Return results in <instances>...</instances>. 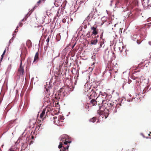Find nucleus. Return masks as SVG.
I'll return each mask as SVG.
<instances>
[{"mask_svg": "<svg viewBox=\"0 0 151 151\" xmlns=\"http://www.w3.org/2000/svg\"><path fill=\"white\" fill-rule=\"evenodd\" d=\"M69 137L67 135H63L61 137V139L60 142V145L58 146V148L60 149L62 148L60 150L61 151H66L68 150L69 145L68 144H69L71 142V141L68 140Z\"/></svg>", "mask_w": 151, "mask_h": 151, "instance_id": "obj_1", "label": "nucleus"}, {"mask_svg": "<svg viewBox=\"0 0 151 151\" xmlns=\"http://www.w3.org/2000/svg\"><path fill=\"white\" fill-rule=\"evenodd\" d=\"M105 99L104 100L102 99H100V101L102 102L101 104V106H99V109H101L103 108V109H104V108L108 106V104L109 103V101L111 100L110 99H108V97L106 96V97L105 98Z\"/></svg>", "mask_w": 151, "mask_h": 151, "instance_id": "obj_2", "label": "nucleus"}, {"mask_svg": "<svg viewBox=\"0 0 151 151\" xmlns=\"http://www.w3.org/2000/svg\"><path fill=\"white\" fill-rule=\"evenodd\" d=\"M22 60H21V63H20L19 67L18 68L17 73V75L19 77H23L24 72V66H22Z\"/></svg>", "mask_w": 151, "mask_h": 151, "instance_id": "obj_3", "label": "nucleus"}, {"mask_svg": "<svg viewBox=\"0 0 151 151\" xmlns=\"http://www.w3.org/2000/svg\"><path fill=\"white\" fill-rule=\"evenodd\" d=\"M115 106L114 103L111 100L109 101V103L108 104V106L105 107L104 108V111H106V110L109 111L111 110H113Z\"/></svg>", "mask_w": 151, "mask_h": 151, "instance_id": "obj_4", "label": "nucleus"}, {"mask_svg": "<svg viewBox=\"0 0 151 151\" xmlns=\"http://www.w3.org/2000/svg\"><path fill=\"white\" fill-rule=\"evenodd\" d=\"M97 27V26H93L91 27V29L92 31L91 35H93L96 36L98 34L99 29Z\"/></svg>", "mask_w": 151, "mask_h": 151, "instance_id": "obj_5", "label": "nucleus"}, {"mask_svg": "<svg viewBox=\"0 0 151 151\" xmlns=\"http://www.w3.org/2000/svg\"><path fill=\"white\" fill-rule=\"evenodd\" d=\"M49 109L48 108L43 109L42 113L40 115V117L41 118H42L44 117V116H45L44 117V118L46 117L47 116V114L48 112H49Z\"/></svg>", "mask_w": 151, "mask_h": 151, "instance_id": "obj_6", "label": "nucleus"}, {"mask_svg": "<svg viewBox=\"0 0 151 151\" xmlns=\"http://www.w3.org/2000/svg\"><path fill=\"white\" fill-rule=\"evenodd\" d=\"M115 109H114V112H116L117 111L119 110L122 108V105L121 103H118L117 104H116V103H114Z\"/></svg>", "mask_w": 151, "mask_h": 151, "instance_id": "obj_7", "label": "nucleus"}, {"mask_svg": "<svg viewBox=\"0 0 151 151\" xmlns=\"http://www.w3.org/2000/svg\"><path fill=\"white\" fill-rule=\"evenodd\" d=\"M54 124L57 125H60V121L58 117L56 116H54L53 117Z\"/></svg>", "mask_w": 151, "mask_h": 151, "instance_id": "obj_8", "label": "nucleus"}, {"mask_svg": "<svg viewBox=\"0 0 151 151\" xmlns=\"http://www.w3.org/2000/svg\"><path fill=\"white\" fill-rule=\"evenodd\" d=\"M98 97H97L96 99L95 100L94 99H92L90 101V104H92L93 106H95L96 105L97 103H98L99 102L97 101Z\"/></svg>", "mask_w": 151, "mask_h": 151, "instance_id": "obj_9", "label": "nucleus"}, {"mask_svg": "<svg viewBox=\"0 0 151 151\" xmlns=\"http://www.w3.org/2000/svg\"><path fill=\"white\" fill-rule=\"evenodd\" d=\"M64 91L65 90L64 88H61L59 91L58 94L59 95H60L61 97H63L64 96Z\"/></svg>", "mask_w": 151, "mask_h": 151, "instance_id": "obj_10", "label": "nucleus"}, {"mask_svg": "<svg viewBox=\"0 0 151 151\" xmlns=\"http://www.w3.org/2000/svg\"><path fill=\"white\" fill-rule=\"evenodd\" d=\"M96 121H96V122H99V119H98L96 117H93L91 119L89 120V121L90 122H92L93 123L95 122Z\"/></svg>", "mask_w": 151, "mask_h": 151, "instance_id": "obj_11", "label": "nucleus"}, {"mask_svg": "<svg viewBox=\"0 0 151 151\" xmlns=\"http://www.w3.org/2000/svg\"><path fill=\"white\" fill-rule=\"evenodd\" d=\"M39 54L38 52H37L36 53L35 55V56L34 59L33 61V62H37L38 61V59L39 58Z\"/></svg>", "mask_w": 151, "mask_h": 151, "instance_id": "obj_12", "label": "nucleus"}, {"mask_svg": "<svg viewBox=\"0 0 151 151\" xmlns=\"http://www.w3.org/2000/svg\"><path fill=\"white\" fill-rule=\"evenodd\" d=\"M26 45L28 47V48H30L32 47V43L31 41L29 40H28L27 42Z\"/></svg>", "mask_w": 151, "mask_h": 151, "instance_id": "obj_13", "label": "nucleus"}, {"mask_svg": "<svg viewBox=\"0 0 151 151\" xmlns=\"http://www.w3.org/2000/svg\"><path fill=\"white\" fill-rule=\"evenodd\" d=\"M38 120L37 122L38 124L36 127V128H37L38 127H39L40 128V127H41V128H42V126H43L42 124V122H41L40 121H39Z\"/></svg>", "mask_w": 151, "mask_h": 151, "instance_id": "obj_14", "label": "nucleus"}, {"mask_svg": "<svg viewBox=\"0 0 151 151\" xmlns=\"http://www.w3.org/2000/svg\"><path fill=\"white\" fill-rule=\"evenodd\" d=\"M22 150H24L27 147V144L26 142L22 143Z\"/></svg>", "mask_w": 151, "mask_h": 151, "instance_id": "obj_15", "label": "nucleus"}, {"mask_svg": "<svg viewBox=\"0 0 151 151\" xmlns=\"http://www.w3.org/2000/svg\"><path fill=\"white\" fill-rule=\"evenodd\" d=\"M98 42V40L97 39L94 40H92L91 42V45H96Z\"/></svg>", "mask_w": 151, "mask_h": 151, "instance_id": "obj_16", "label": "nucleus"}, {"mask_svg": "<svg viewBox=\"0 0 151 151\" xmlns=\"http://www.w3.org/2000/svg\"><path fill=\"white\" fill-rule=\"evenodd\" d=\"M128 0H118L117 2L120 3L121 4H123L125 3H127L128 1Z\"/></svg>", "mask_w": 151, "mask_h": 151, "instance_id": "obj_17", "label": "nucleus"}, {"mask_svg": "<svg viewBox=\"0 0 151 151\" xmlns=\"http://www.w3.org/2000/svg\"><path fill=\"white\" fill-rule=\"evenodd\" d=\"M58 117L59 118L60 122H63V120L64 119V118L63 116H58Z\"/></svg>", "mask_w": 151, "mask_h": 151, "instance_id": "obj_18", "label": "nucleus"}, {"mask_svg": "<svg viewBox=\"0 0 151 151\" xmlns=\"http://www.w3.org/2000/svg\"><path fill=\"white\" fill-rule=\"evenodd\" d=\"M45 0H39L37 3V5H39L42 2V1L44 2Z\"/></svg>", "mask_w": 151, "mask_h": 151, "instance_id": "obj_19", "label": "nucleus"}, {"mask_svg": "<svg viewBox=\"0 0 151 151\" xmlns=\"http://www.w3.org/2000/svg\"><path fill=\"white\" fill-rule=\"evenodd\" d=\"M103 31L101 34L100 35V38L101 39H102V37H103Z\"/></svg>", "mask_w": 151, "mask_h": 151, "instance_id": "obj_20", "label": "nucleus"}, {"mask_svg": "<svg viewBox=\"0 0 151 151\" xmlns=\"http://www.w3.org/2000/svg\"><path fill=\"white\" fill-rule=\"evenodd\" d=\"M50 39L49 37H48L47 39L46 40V41L47 42V44H48V42L49 41Z\"/></svg>", "mask_w": 151, "mask_h": 151, "instance_id": "obj_21", "label": "nucleus"}, {"mask_svg": "<svg viewBox=\"0 0 151 151\" xmlns=\"http://www.w3.org/2000/svg\"><path fill=\"white\" fill-rule=\"evenodd\" d=\"M92 15V14H90L87 17V19H89V17L91 15Z\"/></svg>", "mask_w": 151, "mask_h": 151, "instance_id": "obj_22", "label": "nucleus"}, {"mask_svg": "<svg viewBox=\"0 0 151 151\" xmlns=\"http://www.w3.org/2000/svg\"><path fill=\"white\" fill-rule=\"evenodd\" d=\"M66 20L65 19H63L62 21L63 22L65 23L66 22Z\"/></svg>", "mask_w": 151, "mask_h": 151, "instance_id": "obj_23", "label": "nucleus"}, {"mask_svg": "<svg viewBox=\"0 0 151 151\" xmlns=\"http://www.w3.org/2000/svg\"><path fill=\"white\" fill-rule=\"evenodd\" d=\"M9 151H15V150L13 149L12 148H11V149L9 150Z\"/></svg>", "mask_w": 151, "mask_h": 151, "instance_id": "obj_24", "label": "nucleus"}, {"mask_svg": "<svg viewBox=\"0 0 151 151\" xmlns=\"http://www.w3.org/2000/svg\"><path fill=\"white\" fill-rule=\"evenodd\" d=\"M99 35H97V36H95L94 37V39H97V38H98L99 37Z\"/></svg>", "mask_w": 151, "mask_h": 151, "instance_id": "obj_25", "label": "nucleus"}, {"mask_svg": "<svg viewBox=\"0 0 151 151\" xmlns=\"http://www.w3.org/2000/svg\"><path fill=\"white\" fill-rule=\"evenodd\" d=\"M50 99L48 98H47V101L46 102H47V103H48V102H50Z\"/></svg>", "mask_w": 151, "mask_h": 151, "instance_id": "obj_26", "label": "nucleus"}, {"mask_svg": "<svg viewBox=\"0 0 151 151\" xmlns=\"http://www.w3.org/2000/svg\"><path fill=\"white\" fill-rule=\"evenodd\" d=\"M4 55H3V54H2V55H1V60H2V59H3V56H4Z\"/></svg>", "mask_w": 151, "mask_h": 151, "instance_id": "obj_27", "label": "nucleus"}, {"mask_svg": "<svg viewBox=\"0 0 151 151\" xmlns=\"http://www.w3.org/2000/svg\"><path fill=\"white\" fill-rule=\"evenodd\" d=\"M23 25V24H22L21 22L19 24V26L20 27H22Z\"/></svg>", "mask_w": 151, "mask_h": 151, "instance_id": "obj_28", "label": "nucleus"}, {"mask_svg": "<svg viewBox=\"0 0 151 151\" xmlns=\"http://www.w3.org/2000/svg\"><path fill=\"white\" fill-rule=\"evenodd\" d=\"M6 49H5L4 50V52H3V55H4V54H5V53L6 52Z\"/></svg>", "mask_w": 151, "mask_h": 151, "instance_id": "obj_29", "label": "nucleus"}, {"mask_svg": "<svg viewBox=\"0 0 151 151\" xmlns=\"http://www.w3.org/2000/svg\"><path fill=\"white\" fill-rule=\"evenodd\" d=\"M24 58H22V57L21 59V60H22V61H24Z\"/></svg>", "mask_w": 151, "mask_h": 151, "instance_id": "obj_30", "label": "nucleus"}, {"mask_svg": "<svg viewBox=\"0 0 151 151\" xmlns=\"http://www.w3.org/2000/svg\"><path fill=\"white\" fill-rule=\"evenodd\" d=\"M149 43L150 45H151V42H149Z\"/></svg>", "mask_w": 151, "mask_h": 151, "instance_id": "obj_31", "label": "nucleus"}, {"mask_svg": "<svg viewBox=\"0 0 151 151\" xmlns=\"http://www.w3.org/2000/svg\"><path fill=\"white\" fill-rule=\"evenodd\" d=\"M100 46L101 47L102 46V44L101 43L100 45Z\"/></svg>", "mask_w": 151, "mask_h": 151, "instance_id": "obj_32", "label": "nucleus"}, {"mask_svg": "<svg viewBox=\"0 0 151 151\" xmlns=\"http://www.w3.org/2000/svg\"><path fill=\"white\" fill-rule=\"evenodd\" d=\"M14 122V121H11L10 122V123H11L12 124L13 123V122Z\"/></svg>", "mask_w": 151, "mask_h": 151, "instance_id": "obj_33", "label": "nucleus"}, {"mask_svg": "<svg viewBox=\"0 0 151 151\" xmlns=\"http://www.w3.org/2000/svg\"><path fill=\"white\" fill-rule=\"evenodd\" d=\"M49 90H48L46 88V91L47 92H48V91Z\"/></svg>", "mask_w": 151, "mask_h": 151, "instance_id": "obj_34", "label": "nucleus"}, {"mask_svg": "<svg viewBox=\"0 0 151 151\" xmlns=\"http://www.w3.org/2000/svg\"><path fill=\"white\" fill-rule=\"evenodd\" d=\"M93 91V92H95V93H96V92L94 90L93 91V90H92V91Z\"/></svg>", "mask_w": 151, "mask_h": 151, "instance_id": "obj_35", "label": "nucleus"}, {"mask_svg": "<svg viewBox=\"0 0 151 151\" xmlns=\"http://www.w3.org/2000/svg\"><path fill=\"white\" fill-rule=\"evenodd\" d=\"M104 116V115H103V114L101 115V116L102 117H103V116Z\"/></svg>", "mask_w": 151, "mask_h": 151, "instance_id": "obj_36", "label": "nucleus"}, {"mask_svg": "<svg viewBox=\"0 0 151 151\" xmlns=\"http://www.w3.org/2000/svg\"><path fill=\"white\" fill-rule=\"evenodd\" d=\"M137 43L138 44H140V42H138V40L137 41Z\"/></svg>", "mask_w": 151, "mask_h": 151, "instance_id": "obj_37", "label": "nucleus"}, {"mask_svg": "<svg viewBox=\"0 0 151 151\" xmlns=\"http://www.w3.org/2000/svg\"><path fill=\"white\" fill-rule=\"evenodd\" d=\"M150 57L149 58V59H150V58H151V54L150 55Z\"/></svg>", "mask_w": 151, "mask_h": 151, "instance_id": "obj_38", "label": "nucleus"}, {"mask_svg": "<svg viewBox=\"0 0 151 151\" xmlns=\"http://www.w3.org/2000/svg\"><path fill=\"white\" fill-rule=\"evenodd\" d=\"M60 54V53H58V56H59V55Z\"/></svg>", "mask_w": 151, "mask_h": 151, "instance_id": "obj_39", "label": "nucleus"}, {"mask_svg": "<svg viewBox=\"0 0 151 151\" xmlns=\"http://www.w3.org/2000/svg\"><path fill=\"white\" fill-rule=\"evenodd\" d=\"M98 105H99L100 104V103H98Z\"/></svg>", "mask_w": 151, "mask_h": 151, "instance_id": "obj_40", "label": "nucleus"}, {"mask_svg": "<svg viewBox=\"0 0 151 151\" xmlns=\"http://www.w3.org/2000/svg\"><path fill=\"white\" fill-rule=\"evenodd\" d=\"M120 29V30H121V33H122V30H121V29Z\"/></svg>", "mask_w": 151, "mask_h": 151, "instance_id": "obj_41", "label": "nucleus"}, {"mask_svg": "<svg viewBox=\"0 0 151 151\" xmlns=\"http://www.w3.org/2000/svg\"><path fill=\"white\" fill-rule=\"evenodd\" d=\"M106 118H107V117L106 116H105V119H106Z\"/></svg>", "mask_w": 151, "mask_h": 151, "instance_id": "obj_42", "label": "nucleus"}, {"mask_svg": "<svg viewBox=\"0 0 151 151\" xmlns=\"http://www.w3.org/2000/svg\"><path fill=\"white\" fill-rule=\"evenodd\" d=\"M24 20V19H23L22 20V21H23Z\"/></svg>", "mask_w": 151, "mask_h": 151, "instance_id": "obj_43", "label": "nucleus"}, {"mask_svg": "<svg viewBox=\"0 0 151 151\" xmlns=\"http://www.w3.org/2000/svg\"><path fill=\"white\" fill-rule=\"evenodd\" d=\"M105 95H107V94L106 93H105Z\"/></svg>", "mask_w": 151, "mask_h": 151, "instance_id": "obj_44", "label": "nucleus"}, {"mask_svg": "<svg viewBox=\"0 0 151 151\" xmlns=\"http://www.w3.org/2000/svg\"><path fill=\"white\" fill-rule=\"evenodd\" d=\"M104 19V18H102V19Z\"/></svg>", "mask_w": 151, "mask_h": 151, "instance_id": "obj_45", "label": "nucleus"}]
</instances>
